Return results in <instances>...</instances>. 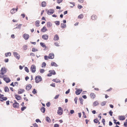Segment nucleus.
Returning a JSON list of instances; mask_svg holds the SVG:
<instances>
[{
    "label": "nucleus",
    "mask_w": 127,
    "mask_h": 127,
    "mask_svg": "<svg viewBox=\"0 0 127 127\" xmlns=\"http://www.w3.org/2000/svg\"><path fill=\"white\" fill-rule=\"evenodd\" d=\"M1 72L0 73V77H2V75L6 73L7 72V69L4 67H2L0 70Z\"/></svg>",
    "instance_id": "obj_1"
},
{
    "label": "nucleus",
    "mask_w": 127,
    "mask_h": 127,
    "mask_svg": "<svg viewBox=\"0 0 127 127\" xmlns=\"http://www.w3.org/2000/svg\"><path fill=\"white\" fill-rule=\"evenodd\" d=\"M42 79L40 76L38 75L36 76L35 78V82L36 83H38L41 81Z\"/></svg>",
    "instance_id": "obj_2"
},
{
    "label": "nucleus",
    "mask_w": 127,
    "mask_h": 127,
    "mask_svg": "<svg viewBox=\"0 0 127 127\" xmlns=\"http://www.w3.org/2000/svg\"><path fill=\"white\" fill-rule=\"evenodd\" d=\"M2 78L6 83H8L11 81L10 79L8 77V76L6 75H3Z\"/></svg>",
    "instance_id": "obj_3"
},
{
    "label": "nucleus",
    "mask_w": 127,
    "mask_h": 127,
    "mask_svg": "<svg viewBox=\"0 0 127 127\" xmlns=\"http://www.w3.org/2000/svg\"><path fill=\"white\" fill-rule=\"evenodd\" d=\"M14 102L13 104V107L14 108H18L19 106V103L17 102L15 100H14Z\"/></svg>",
    "instance_id": "obj_4"
},
{
    "label": "nucleus",
    "mask_w": 127,
    "mask_h": 127,
    "mask_svg": "<svg viewBox=\"0 0 127 127\" xmlns=\"http://www.w3.org/2000/svg\"><path fill=\"white\" fill-rule=\"evenodd\" d=\"M36 70V66L34 65H32L31 67V70L32 73H34Z\"/></svg>",
    "instance_id": "obj_5"
},
{
    "label": "nucleus",
    "mask_w": 127,
    "mask_h": 127,
    "mask_svg": "<svg viewBox=\"0 0 127 127\" xmlns=\"http://www.w3.org/2000/svg\"><path fill=\"white\" fill-rule=\"evenodd\" d=\"M7 99L6 97H4V95H1L0 96V101H3V100H6Z\"/></svg>",
    "instance_id": "obj_6"
},
{
    "label": "nucleus",
    "mask_w": 127,
    "mask_h": 127,
    "mask_svg": "<svg viewBox=\"0 0 127 127\" xmlns=\"http://www.w3.org/2000/svg\"><path fill=\"white\" fill-rule=\"evenodd\" d=\"M63 112L62 109L61 107H59L58 108V110L57 113L60 115H61L62 114Z\"/></svg>",
    "instance_id": "obj_7"
},
{
    "label": "nucleus",
    "mask_w": 127,
    "mask_h": 127,
    "mask_svg": "<svg viewBox=\"0 0 127 127\" xmlns=\"http://www.w3.org/2000/svg\"><path fill=\"white\" fill-rule=\"evenodd\" d=\"M13 54L16 58L19 60L20 58V55L16 52H13Z\"/></svg>",
    "instance_id": "obj_8"
},
{
    "label": "nucleus",
    "mask_w": 127,
    "mask_h": 127,
    "mask_svg": "<svg viewBox=\"0 0 127 127\" xmlns=\"http://www.w3.org/2000/svg\"><path fill=\"white\" fill-rule=\"evenodd\" d=\"M54 9H50L48 10L47 12V13L48 15H50L53 14L54 12Z\"/></svg>",
    "instance_id": "obj_9"
},
{
    "label": "nucleus",
    "mask_w": 127,
    "mask_h": 127,
    "mask_svg": "<svg viewBox=\"0 0 127 127\" xmlns=\"http://www.w3.org/2000/svg\"><path fill=\"white\" fill-rule=\"evenodd\" d=\"M82 91V90L80 89H79L77 90L76 91L75 93L76 95H79Z\"/></svg>",
    "instance_id": "obj_10"
},
{
    "label": "nucleus",
    "mask_w": 127,
    "mask_h": 127,
    "mask_svg": "<svg viewBox=\"0 0 127 127\" xmlns=\"http://www.w3.org/2000/svg\"><path fill=\"white\" fill-rule=\"evenodd\" d=\"M23 37L25 40H27L28 39L29 37V35L28 34L25 33L23 35Z\"/></svg>",
    "instance_id": "obj_11"
},
{
    "label": "nucleus",
    "mask_w": 127,
    "mask_h": 127,
    "mask_svg": "<svg viewBox=\"0 0 127 127\" xmlns=\"http://www.w3.org/2000/svg\"><path fill=\"white\" fill-rule=\"evenodd\" d=\"M42 37L44 40H47L48 38V36L47 34H45L43 35Z\"/></svg>",
    "instance_id": "obj_12"
},
{
    "label": "nucleus",
    "mask_w": 127,
    "mask_h": 127,
    "mask_svg": "<svg viewBox=\"0 0 127 127\" xmlns=\"http://www.w3.org/2000/svg\"><path fill=\"white\" fill-rule=\"evenodd\" d=\"M118 118L119 120H120L123 121L125 119V117L124 116H119Z\"/></svg>",
    "instance_id": "obj_13"
},
{
    "label": "nucleus",
    "mask_w": 127,
    "mask_h": 127,
    "mask_svg": "<svg viewBox=\"0 0 127 127\" xmlns=\"http://www.w3.org/2000/svg\"><path fill=\"white\" fill-rule=\"evenodd\" d=\"M54 55L53 53H51L49 54V59H52L54 58Z\"/></svg>",
    "instance_id": "obj_14"
},
{
    "label": "nucleus",
    "mask_w": 127,
    "mask_h": 127,
    "mask_svg": "<svg viewBox=\"0 0 127 127\" xmlns=\"http://www.w3.org/2000/svg\"><path fill=\"white\" fill-rule=\"evenodd\" d=\"M47 31V30L45 26L43 27L41 30V31L43 32H45Z\"/></svg>",
    "instance_id": "obj_15"
},
{
    "label": "nucleus",
    "mask_w": 127,
    "mask_h": 127,
    "mask_svg": "<svg viewBox=\"0 0 127 127\" xmlns=\"http://www.w3.org/2000/svg\"><path fill=\"white\" fill-rule=\"evenodd\" d=\"M32 86L31 84H29L26 87V89L27 90H30L32 88Z\"/></svg>",
    "instance_id": "obj_16"
},
{
    "label": "nucleus",
    "mask_w": 127,
    "mask_h": 127,
    "mask_svg": "<svg viewBox=\"0 0 127 127\" xmlns=\"http://www.w3.org/2000/svg\"><path fill=\"white\" fill-rule=\"evenodd\" d=\"M15 98L18 100H20L21 99V97L20 96L18 95H16L15 96Z\"/></svg>",
    "instance_id": "obj_17"
},
{
    "label": "nucleus",
    "mask_w": 127,
    "mask_h": 127,
    "mask_svg": "<svg viewBox=\"0 0 127 127\" xmlns=\"http://www.w3.org/2000/svg\"><path fill=\"white\" fill-rule=\"evenodd\" d=\"M90 96L92 98L94 99L95 97L96 96L94 93H92L90 94Z\"/></svg>",
    "instance_id": "obj_18"
},
{
    "label": "nucleus",
    "mask_w": 127,
    "mask_h": 127,
    "mask_svg": "<svg viewBox=\"0 0 127 127\" xmlns=\"http://www.w3.org/2000/svg\"><path fill=\"white\" fill-rule=\"evenodd\" d=\"M54 40L55 41L58 40H59V37L57 34H56L55 35Z\"/></svg>",
    "instance_id": "obj_19"
},
{
    "label": "nucleus",
    "mask_w": 127,
    "mask_h": 127,
    "mask_svg": "<svg viewBox=\"0 0 127 127\" xmlns=\"http://www.w3.org/2000/svg\"><path fill=\"white\" fill-rule=\"evenodd\" d=\"M97 18V16L95 15H93L91 16V19L93 20H95Z\"/></svg>",
    "instance_id": "obj_20"
},
{
    "label": "nucleus",
    "mask_w": 127,
    "mask_h": 127,
    "mask_svg": "<svg viewBox=\"0 0 127 127\" xmlns=\"http://www.w3.org/2000/svg\"><path fill=\"white\" fill-rule=\"evenodd\" d=\"M41 6L42 7H45L46 6V2L45 1H43L41 3Z\"/></svg>",
    "instance_id": "obj_21"
},
{
    "label": "nucleus",
    "mask_w": 127,
    "mask_h": 127,
    "mask_svg": "<svg viewBox=\"0 0 127 127\" xmlns=\"http://www.w3.org/2000/svg\"><path fill=\"white\" fill-rule=\"evenodd\" d=\"M52 81L54 82H55L57 83L58 82H60V80L59 79H57V78H56V79H53L52 80Z\"/></svg>",
    "instance_id": "obj_22"
},
{
    "label": "nucleus",
    "mask_w": 127,
    "mask_h": 127,
    "mask_svg": "<svg viewBox=\"0 0 127 127\" xmlns=\"http://www.w3.org/2000/svg\"><path fill=\"white\" fill-rule=\"evenodd\" d=\"M24 90L23 89H21L18 91V93L19 94H21L24 92Z\"/></svg>",
    "instance_id": "obj_23"
},
{
    "label": "nucleus",
    "mask_w": 127,
    "mask_h": 127,
    "mask_svg": "<svg viewBox=\"0 0 127 127\" xmlns=\"http://www.w3.org/2000/svg\"><path fill=\"white\" fill-rule=\"evenodd\" d=\"M61 27L62 28H65L66 26V24L64 23H61Z\"/></svg>",
    "instance_id": "obj_24"
},
{
    "label": "nucleus",
    "mask_w": 127,
    "mask_h": 127,
    "mask_svg": "<svg viewBox=\"0 0 127 127\" xmlns=\"http://www.w3.org/2000/svg\"><path fill=\"white\" fill-rule=\"evenodd\" d=\"M52 26V24L50 22H48L47 23V26L48 27H50Z\"/></svg>",
    "instance_id": "obj_25"
},
{
    "label": "nucleus",
    "mask_w": 127,
    "mask_h": 127,
    "mask_svg": "<svg viewBox=\"0 0 127 127\" xmlns=\"http://www.w3.org/2000/svg\"><path fill=\"white\" fill-rule=\"evenodd\" d=\"M51 65L52 66H58L57 65L55 62H51Z\"/></svg>",
    "instance_id": "obj_26"
},
{
    "label": "nucleus",
    "mask_w": 127,
    "mask_h": 127,
    "mask_svg": "<svg viewBox=\"0 0 127 127\" xmlns=\"http://www.w3.org/2000/svg\"><path fill=\"white\" fill-rule=\"evenodd\" d=\"M40 45L42 47H43V48H44V47L46 48V45L44 43H43V42H41V43H40Z\"/></svg>",
    "instance_id": "obj_27"
},
{
    "label": "nucleus",
    "mask_w": 127,
    "mask_h": 127,
    "mask_svg": "<svg viewBox=\"0 0 127 127\" xmlns=\"http://www.w3.org/2000/svg\"><path fill=\"white\" fill-rule=\"evenodd\" d=\"M15 9L14 8H13L11 10L10 12L12 14L16 12Z\"/></svg>",
    "instance_id": "obj_28"
},
{
    "label": "nucleus",
    "mask_w": 127,
    "mask_h": 127,
    "mask_svg": "<svg viewBox=\"0 0 127 127\" xmlns=\"http://www.w3.org/2000/svg\"><path fill=\"white\" fill-rule=\"evenodd\" d=\"M41 110L42 112L44 113L45 111V108L43 107H42L41 108Z\"/></svg>",
    "instance_id": "obj_29"
},
{
    "label": "nucleus",
    "mask_w": 127,
    "mask_h": 127,
    "mask_svg": "<svg viewBox=\"0 0 127 127\" xmlns=\"http://www.w3.org/2000/svg\"><path fill=\"white\" fill-rule=\"evenodd\" d=\"M6 57H7L8 56H11V53L10 52H8L5 53V54Z\"/></svg>",
    "instance_id": "obj_30"
},
{
    "label": "nucleus",
    "mask_w": 127,
    "mask_h": 127,
    "mask_svg": "<svg viewBox=\"0 0 127 127\" xmlns=\"http://www.w3.org/2000/svg\"><path fill=\"white\" fill-rule=\"evenodd\" d=\"M4 91L5 92H8L9 91V89L7 87H5L4 89Z\"/></svg>",
    "instance_id": "obj_31"
},
{
    "label": "nucleus",
    "mask_w": 127,
    "mask_h": 127,
    "mask_svg": "<svg viewBox=\"0 0 127 127\" xmlns=\"http://www.w3.org/2000/svg\"><path fill=\"white\" fill-rule=\"evenodd\" d=\"M99 104L98 103L97 101H95L93 103V105L94 106H96L98 105Z\"/></svg>",
    "instance_id": "obj_32"
},
{
    "label": "nucleus",
    "mask_w": 127,
    "mask_h": 127,
    "mask_svg": "<svg viewBox=\"0 0 127 127\" xmlns=\"http://www.w3.org/2000/svg\"><path fill=\"white\" fill-rule=\"evenodd\" d=\"M39 21H37L36 22L35 26L36 27H39Z\"/></svg>",
    "instance_id": "obj_33"
},
{
    "label": "nucleus",
    "mask_w": 127,
    "mask_h": 127,
    "mask_svg": "<svg viewBox=\"0 0 127 127\" xmlns=\"http://www.w3.org/2000/svg\"><path fill=\"white\" fill-rule=\"evenodd\" d=\"M46 121L48 122H50L51 121V120L48 117H47L46 118Z\"/></svg>",
    "instance_id": "obj_34"
},
{
    "label": "nucleus",
    "mask_w": 127,
    "mask_h": 127,
    "mask_svg": "<svg viewBox=\"0 0 127 127\" xmlns=\"http://www.w3.org/2000/svg\"><path fill=\"white\" fill-rule=\"evenodd\" d=\"M84 17L83 14H81L79 15L78 17V18L79 19H82Z\"/></svg>",
    "instance_id": "obj_35"
},
{
    "label": "nucleus",
    "mask_w": 127,
    "mask_h": 127,
    "mask_svg": "<svg viewBox=\"0 0 127 127\" xmlns=\"http://www.w3.org/2000/svg\"><path fill=\"white\" fill-rule=\"evenodd\" d=\"M46 65V63L45 62H43L42 64L41 67H45Z\"/></svg>",
    "instance_id": "obj_36"
},
{
    "label": "nucleus",
    "mask_w": 127,
    "mask_h": 127,
    "mask_svg": "<svg viewBox=\"0 0 127 127\" xmlns=\"http://www.w3.org/2000/svg\"><path fill=\"white\" fill-rule=\"evenodd\" d=\"M79 100L80 101L82 105L83 104V99L81 97L79 98Z\"/></svg>",
    "instance_id": "obj_37"
},
{
    "label": "nucleus",
    "mask_w": 127,
    "mask_h": 127,
    "mask_svg": "<svg viewBox=\"0 0 127 127\" xmlns=\"http://www.w3.org/2000/svg\"><path fill=\"white\" fill-rule=\"evenodd\" d=\"M28 46L26 45H24L23 46V49L24 50H26L27 49Z\"/></svg>",
    "instance_id": "obj_38"
},
{
    "label": "nucleus",
    "mask_w": 127,
    "mask_h": 127,
    "mask_svg": "<svg viewBox=\"0 0 127 127\" xmlns=\"http://www.w3.org/2000/svg\"><path fill=\"white\" fill-rule=\"evenodd\" d=\"M32 93L34 94H35L37 93V92L36 91V90L35 89H34L32 91Z\"/></svg>",
    "instance_id": "obj_39"
},
{
    "label": "nucleus",
    "mask_w": 127,
    "mask_h": 127,
    "mask_svg": "<svg viewBox=\"0 0 127 127\" xmlns=\"http://www.w3.org/2000/svg\"><path fill=\"white\" fill-rule=\"evenodd\" d=\"M106 103V102L104 101L101 102V105L102 106L105 105Z\"/></svg>",
    "instance_id": "obj_40"
},
{
    "label": "nucleus",
    "mask_w": 127,
    "mask_h": 127,
    "mask_svg": "<svg viewBox=\"0 0 127 127\" xmlns=\"http://www.w3.org/2000/svg\"><path fill=\"white\" fill-rule=\"evenodd\" d=\"M25 71L27 72H29V69L27 67H25Z\"/></svg>",
    "instance_id": "obj_41"
},
{
    "label": "nucleus",
    "mask_w": 127,
    "mask_h": 127,
    "mask_svg": "<svg viewBox=\"0 0 127 127\" xmlns=\"http://www.w3.org/2000/svg\"><path fill=\"white\" fill-rule=\"evenodd\" d=\"M55 23L56 24L57 26L59 25L60 24V22L58 21H55Z\"/></svg>",
    "instance_id": "obj_42"
},
{
    "label": "nucleus",
    "mask_w": 127,
    "mask_h": 127,
    "mask_svg": "<svg viewBox=\"0 0 127 127\" xmlns=\"http://www.w3.org/2000/svg\"><path fill=\"white\" fill-rule=\"evenodd\" d=\"M44 59L46 60H48L49 59V57L48 56H44Z\"/></svg>",
    "instance_id": "obj_43"
},
{
    "label": "nucleus",
    "mask_w": 127,
    "mask_h": 127,
    "mask_svg": "<svg viewBox=\"0 0 127 127\" xmlns=\"http://www.w3.org/2000/svg\"><path fill=\"white\" fill-rule=\"evenodd\" d=\"M45 71V70L43 69H41L40 70V72L41 73H43Z\"/></svg>",
    "instance_id": "obj_44"
},
{
    "label": "nucleus",
    "mask_w": 127,
    "mask_h": 127,
    "mask_svg": "<svg viewBox=\"0 0 127 127\" xmlns=\"http://www.w3.org/2000/svg\"><path fill=\"white\" fill-rule=\"evenodd\" d=\"M94 122L95 123H97L99 122V121L97 119H95L94 120Z\"/></svg>",
    "instance_id": "obj_45"
},
{
    "label": "nucleus",
    "mask_w": 127,
    "mask_h": 127,
    "mask_svg": "<svg viewBox=\"0 0 127 127\" xmlns=\"http://www.w3.org/2000/svg\"><path fill=\"white\" fill-rule=\"evenodd\" d=\"M32 52H35L38 51V50L33 48H32Z\"/></svg>",
    "instance_id": "obj_46"
},
{
    "label": "nucleus",
    "mask_w": 127,
    "mask_h": 127,
    "mask_svg": "<svg viewBox=\"0 0 127 127\" xmlns=\"http://www.w3.org/2000/svg\"><path fill=\"white\" fill-rule=\"evenodd\" d=\"M22 25L21 24H19V25L16 27V29H19L21 27V26H22Z\"/></svg>",
    "instance_id": "obj_47"
},
{
    "label": "nucleus",
    "mask_w": 127,
    "mask_h": 127,
    "mask_svg": "<svg viewBox=\"0 0 127 127\" xmlns=\"http://www.w3.org/2000/svg\"><path fill=\"white\" fill-rule=\"evenodd\" d=\"M77 99H78V98L77 97H75V98H74V100L75 101V103L76 104H77Z\"/></svg>",
    "instance_id": "obj_48"
},
{
    "label": "nucleus",
    "mask_w": 127,
    "mask_h": 127,
    "mask_svg": "<svg viewBox=\"0 0 127 127\" xmlns=\"http://www.w3.org/2000/svg\"><path fill=\"white\" fill-rule=\"evenodd\" d=\"M26 108V107H22L21 108V110L22 111H23Z\"/></svg>",
    "instance_id": "obj_49"
},
{
    "label": "nucleus",
    "mask_w": 127,
    "mask_h": 127,
    "mask_svg": "<svg viewBox=\"0 0 127 127\" xmlns=\"http://www.w3.org/2000/svg\"><path fill=\"white\" fill-rule=\"evenodd\" d=\"M63 1V0H57V2L58 3H60L61 2Z\"/></svg>",
    "instance_id": "obj_50"
},
{
    "label": "nucleus",
    "mask_w": 127,
    "mask_h": 127,
    "mask_svg": "<svg viewBox=\"0 0 127 127\" xmlns=\"http://www.w3.org/2000/svg\"><path fill=\"white\" fill-rule=\"evenodd\" d=\"M113 112L111 111V110L109 112V114L110 115L112 116V114H113Z\"/></svg>",
    "instance_id": "obj_51"
},
{
    "label": "nucleus",
    "mask_w": 127,
    "mask_h": 127,
    "mask_svg": "<svg viewBox=\"0 0 127 127\" xmlns=\"http://www.w3.org/2000/svg\"><path fill=\"white\" fill-rule=\"evenodd\" d=\"M46 105L47 107H49L50 105V102H48L46 104Z\"/></svg>",
    "instance_id": "obj_52"
},
{
    "label": "nucleus",
    "mask_w": 127,
    "mask_h": 127,
    "mask_svg": "<svg viewBox=\"0 0 127 127\" xmlns=\"http://www.w3.org/2000/svg\"><path fill=\"white\" fill-rule=\"evenodd\" d=\"M33 125L34 126V127H38V126L37 125L36 123H35L33 124Z\"/></svg>",
    "instance_id": "obj_53"
},
{
    "label": "nucleus",
    "mask_w": 127,
    "mask_h": 127,
    "mask_svg": "<svg viewBox=\"0 0 127 127\" xmlns=\"http://www.w3.org/2000/svg\"><path fill=\"white\" fill-rule=\"evenodd\" d=\"M78 7L79 9H80L82 8V6L81 5H78Z\"/></svg>",
    "instance_id": "obj_54"
},
{
    "label": "nucleus",
    "mask_w": 127,
    "mask_h": 127,
    "mask_svg": "<svg viewBox=\"0 0 127 127\" xmlns=\"http://www.w3.org/2000/svg\"><path fill=\"white\" fill-rule=\"evenodd\" d=\"M50 86L52 87H55V83H52V84H50Z\"/></svg>",
    "instance_id": "obj_55"
},
{
    "label": "nucleus",
    "mask_w": 127,
    "mask_h": 127,
    "mask_svg": "<svg viewBox=\"0 0 127 127\" xmlns=\"http://www.w3.org/2000/svg\"><path fill=\"white\" fill-rule=\"evenodd\" d=\"M59 96V95H56L54 97V98L55 99H57V98H58Z\"/></svg>",
    "instance_id": "obj_56"
},
{
    "label": "nucleus",
    "mask_w": 127,
    "mask_h": 127,
    "mask_svg": "<svg viewBox=\"0 0 127 127\" xmlns=\"http://www.w3.org/2000/svg\"><path fill=\"white\" fill-rule=\"evenodd\" d=\"M14 85L17 86L18 85V83L17 82H15L14 83Z\"/></svg>",
    "instance_id": "obj_57"
},
{
    "label": "nucleus",
    "mask_w": 127,
    "mask_h": 127,
    "mask_svg": "<svg viewBox=\"0 0 127 127\" xmlns=\"http://www.w3.org/2000/svg\"><path fill=\"white\" fill-rule=\"evenodd\" d=\"M55 46H59V44L58 42H55L54 43Z\"/></svg>",
    "instance_id": "obj_58"
},
{
    "label": "nucleus",
    "mask_w": 127,
    "mask_h": 127,
    "mask_svg": "<svg viewBox=\"0 0 127 127\" xmlns=\"http://www.w3.org/2000/svg\"><path fill=\"white\" fill-rule=\"evenodd\" d=\"M102 123H103V125H104V124H105L104 123L105 122V119H103L102 120Z\"/></svg>",
    "instance_id": "obj_59"
},
{
    "label": "nucleus",
    "mask_w": 127,
    "mask_h": 127,
    "mask_svg": "<svg viewBox=\"0 0 127 127\" xmlns=\"http://www.w3.org/2000/svg\"><path fill=\"white\" fill-rule=\"evenodd\" d=\"M82 97L84 99H86L87 98L86 96L85 95H84L82 96Z\"/></svg>",
    "instance_id": "obj_60"
},
{
    "label": "nucleus",
    "mask_w": 127,
    "mask_h": 127,
    "mask_svg": "<svg viewBox=\"0 0 127 127\" xmlns=\"http://www.w3.org/2000/svg\"><path fill=\"white\" fill-rule=\"evenodd\" d=\"M70 89H68V90L67 91H66L65 92V94H68V93H69L70 92Z\"/></svg>",
    "instance_id": "obj_61"
},
{
    "label": "nucleus",
    "mask_w": 127,
    "mask_h": 127,
    "mask_svg": "<svg viewBox=\"0 0 127 127\" xmlns=\"http://www.w3.org/2000/svg\"><path fill=\"white\" fill-rule=\"evenodd\" d=\"M9 100L7 101H6V104L7 105H8L9 104Z\"/></svg>",
    "instance_id": "obj_62"
},
{
    "label": "nucleus",
    "mask_w": 127,
    "mask_h": 127,
    "mask_svg": "<svg viewBox=\"0 0 127 127\" xmlns=\"http://www.w3.org/2000/svg\"><path fill=\"white\" fill-rule=\"evenodd\" d=\"M54 127H59V125L57 124H55L54 125Z\"/></svg>",
    "instance_id": "obj_63"
},
{
    "label": "nucleus",
    "mask_w": 127,
    "mask_h": 127,
    "mask_svg": "<svg viewBox=\"0 0 127 127\" xmlns=\"http://www.w3.org/2000/svg\"><path fill=\"white\" fill-rule=\"evenodd\" d=\"M70 113L71 114L73 113H74V110H71L70 111Z\"/></svg>",
    "instance_id": "obj_64"
}]
</instances>
